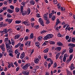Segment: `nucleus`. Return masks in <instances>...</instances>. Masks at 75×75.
<instances>
[{
    "mask_svg": "<svg viewBox=\"0 0 75 75\" xmlns=\"http://www.w3.org/2000/svg\"><path fill=\"white\" fill-rule=\"evenodd\" d=\"M49 49H46L44 50L43 51L44 52H45V53H47L48 52V51Z\"/></svg>",
    "mask_w": 75,
    "mask_h": 75,
    "instance_id": "31",
    "label": "nucleus"
},
{
    "mask_svg": "<svg viewBox=\"0 0 75 75\" xmlns=\"http://www.w3.org/2000/svg\"><path fill=\"white\" fill-rule=\"evenodd\" d=\"M46 32H47V31L45 30H42L41 32L40 33V34H44V33H45Z\"/></svg>",
    "mask_w": 75,
    "mask_h": 75,
    "instance_id": "37",
    "label": "nucleus"
},
{
    "mask_svg": "<svg viewBox=\"0 0 75 75\" xmlns=\"http://www.w3.org/2000/svg\"><path fill=\"white\" fill-rule=\"evenodd\" d=\"M39 66H36L34 67V68L35 69H38L39 68Z\"/></svg>",
    "mask_w": 75,
    "mask_h": 75,
    "instance_id": "50",
    "label": "nucleus"
},
{
    "mask_svg": "<svg viewBox=\"0 0 75 75\" xmlns=\"http://www.w3.org/2000/svg\"><path fill=\"white\" fill-rule=\"evenodd\" d=\"M45 66V67H47L48 66V63L47 62H45L44 63Z\"/></svg>",
    "mask_w": 75,
    "mask_h": 75,
    "instance_id": "47",
    "label": "nucleus"
},
{
    "mask_svg": "<svg viewBox=\"0 0 75 75\" xmlns=\"http://www.w3.org/2000/svg\"><path fill=\"white\" fill-rule=\"evenodd\" d=\"M10 8L12 9V10H14V7L13 5H11L10 6Z\"/></svg>",
    "mask_w": 75,
    "mask_h": 75,
    "instance_id": "48",
    "label": "nucleus"
},
{
    "mask_svg": "<svg viewBox=\"0 0 75 75\" xmlns=\"http://www.w3.org/2000/svg\"><path fill=\"white\" fill-rule=\"evenodd\" d=\"M50 43L51 44H52V45H53V44H55V42L54 41H51L50 42Z\"/></svg>",
    "mask_w": 75,
    "mask_h": 75,
    "instance_id": "52",
    "label": "nucleus"
},
{
    "mask_svg": "<svg viewBox=\"0 0 75 75\" xmlns=\"http://www.w3.org/2000/svg\"><path fill=\"white\" fill-rule=\"evenodd\" d=\"M69 68L71 69V71L75 69V67L74 66V64L73 63L71 64V66Z\"/></svg>",
    "mask_w": 75,
    "mask_h": 75,
    "instance_id": "6",
    "label": "nucleus"
},
{
    "mask_svg": "<svg viewBox=\"0 0 75 75\" xmlns=\"http://www.w3.org/2000/svg\"><path fill=\"white\" fill-rule=\"evenodd\" d=\"M21 23V21H16V24H20Z\"/></svg>",
    "mask_w": 75,
    "mask_h": 75,
    "instance_id": "27",
    "label": "nucleus"
},
{
    "mask_svg": "<svg viewBox=\"0 0 75 75\" xmlns=\"http://www.w3.org/2000/svg\"><path fill=\"white\" fill-rule=\"evenodd\" d=\"M25 25L26 26H30V24L29 23V22H27V24H26Z\"/></svg>",
    "mask_w": 75,
    "mask_h": 75,
    "instance_id": "59",
    "label": "nucleus"
},
{
    "mask_svg": "<svg viewBox=\"0 0 75 75\" xmlns=\"http://www.w3.org/2000/svg\"><path fill=\"white\" fill-rule=\"evenodd\" d=\"M52 37H53V35L52 34H47L43 38V40H47L48 39L51 38Z\"/></svg>",
    "mask_w": 75,
    "mask_h": 75,
    "instance_id": "2",
    "label": "nucleus"
},
{
    "mask_svg": "<svg viewBox=\"0 0 75 75\" xmlns=\"http://www.w3.org/2000/svg\"><path fill=\"white\" fill-rule=\"evenodd\" d=\"M48 43V42L46 41V42H44V43L42 44V45L43 46H45V45H47V44Z\"/></svg>",
    "mask_w": 75,
    "mask_h": 75,
    "instance_id": "34",
    "label": "nucleus"
},
{
    "mask_svg": "<svg viewBox=\"0 0 75 75\" xmlns=\"http://www.w3.org/2000/svg\"><path fill=\"white\" fill-rule=\"evenodd\" d=\"M29 66H30V64L29 63L27 64L22 67V69L26 70L27 69L28 67Z\"/></svg>",
    "mask_w": 75,
    "mask_h": 75,
    "instance_id": "3",
    "label": "nucleus"
},
{
    "mask_svg": "<svg viewBox=\"0 0 75 75\" xmlns=\"http://www.w3.org/2000/svg\"><path fill=\"white\" fill-rule=\"evenodd\" d=\"M35 45L37 47H39L40 46V43L38 42H36L35 43Z\"/></svg>",
    "mask_w": 75,
    "mask_h": 75,
    "instance_id": "26",
    "label": "nucleus"
},
{
    "mask_svg": "<svg viewBox=\"0 0 75 75\" xmlns=\"http://www.w3.org/2000/svg\"><path fill=\"white\" fill-rule=\"evenodd\" d=\"M34 34L33 33H32L30 35V37L31 38H34Z\"/></svg>",
    "mask_w": 75,
    "mask_h": 75,
    "instance_id": "41",
    "label": "nucleus"
},
{
    "mask_svg": "<svg viewBox=\"0 0 75 75\" xmlns=\"http://www.w3.org/2000/svg\"><path fill=\"white\" fill-rule=\"evenodd\" d=\"M40 59H35L34 60V62L35 64H38L39 62V61Z\"/></svg>",
    "mask_w": 75,
    "mask_h": 75,
    "instance_id": "8",
    "label": "nucleus"
},
{
    "mask_svg": "<svg viewBox=\"0 0 75 75\" xmlns=\"http://www.w3.org/2000/svg\"><path fill=\"white\" fill-rule=\"evenodd\" d=\"M7 17H9L10 18V17H11V16L10 15V14L8 13L7 16Z\"/></svg>",
    "mask_w": 75,
    "mask_h": 75,
    "instance_id": "46",
    "label": "nucleus"
},
{
    "mask_svg": "<svg viewBox=\"0 0 75 75\" xmlns=\"http://www.w3.org/2000/svg\"><path fill=\"white\" fill-rule=\"evenodd\" d=\"M30 13V8L28 9L27 12H26V14L27 15H29Z\"/></svg>",
    "mask_w": 75,
    "mask_h": 75,
    "instance_id": "15",
    "label": "nucleus"
},
{
    "mask_svg": "<svg viewBox=\"0 0 75 75\" xmlns=\"http://www.w3.org/2000/svg\"><path fill=\"white\" fill-rule=\"evenodd\" d=\"M22 5L23 6V7H25V4H26V2H23L21 3Z\"/></svg>",
    "mask_w": 75,
    "mask_h": 75,
    "instance_id": "33",
    "label": "nucleus"
},
{
    "mask_svg": "<svg viewBox=\"0 0 75 75\" xmlns=\"http://www.w3.org/2000/svg\"><path fill=\"white\" fill-rule=\"evenodd\" d=\"M20 53L19 52L17 54V55L16 56L17 58H19V56H20Z\"/></svg>",
    "mask_w": 75,
    "mask_h": 75,
    "instance_id": "49",
    "label": "nucleus"
},
{
    "mask_svg": "<svg viewBox=\"0 0 75 75\" xmlns=\"http://www.w3.org/2000/svg\"><path fill=\"white\" fill-rule=\"evenodd\" d=\"M11 42L12 43V45H14V41H13V39H11Z\"/></svg>",
    "mask_w": 75,
    "mask_h": 75,
    "instance_id": "57",
    "label": "nucleus"
},
{
    "mask_svg": "<svg viewBox=\"0 0 75 75\" xmlns=\"http://www.w3.org/2000/svg\"><path fill=\"white\" fill-rule=\"evenodd\" d=\"M25 45H27L28 47H30V42H27L25 43Z\"/></svg>",
    "mask_w": 75,
    "mask_h": 75,
    "instance_id": "14",
    "label": "nucleus"
},
{
    "mask_svg": "<svg viewBox=\"0 0 75 75\" xmlns=\"http://www.w3.org/2000/svg\"><path fill=\"white\" fill-rule=\"evenodd\" d=\"M56 18V16H53L52 17V19H55Z\"/></svg>",
    "mask_w": 75,
    "mask_h": 75,
    "instance_id": "56",
    "label": "nucleus"
},
{
    "mask_svg": "<svg viewBox=\"0 0 75 75\" xmlns=\"http://www.w3.org/2000/svg\"><path fill=\"white\" fill-rule=\"evenodd\" d=\"M26 15V11H24L22 12V15H23V16H25V15Z\"/></svg>",
    "mask_w": 75,
    "mask_h": 75,
    "instance_id": "36",
    "label": "nucleus"
},
{
    "mask_svg": "<svg viewBox=\"0 0 75 75\" xmlns=\"http://www.w3.org/2000/svg\"><path fill=\"white\" fill-rule=\"evenodd\" d=\"M15 10L16 12V13H18V12L20 11V8L17 7L16 8Z\"/></svg>",
    "mask_w": 75,
    "mask_h": 75,
    "instance_id": "25",
    "label": "nucleus"
},
{
    "mask_svg": "<svg viewBox=\"0 0 75 75\" xmlns=\"http://www.w3.org/2000/svg\"><path fill=\"white\" fill-rule=\"evenodd\" d=\"M22 23L23 24H25V25H26V24H27V21H23L22 22Z\"/></svg>",
    "mask_w": 75,
    "mask_h": 75,
    "instance_id": "43",
    "label": "nucleus"
},
{
    "mask_svg": "<svg viewBox=\"0 0 75 75\" xmlns=\"http://www.w3.org/2000/svg\"><path fill=\"white\" fill-rule=\"evenodd\" d=\"M61 50V47H57L55 48V50H57V51H60Z\"/></svg>",
    "mask_w": 75,
    "mask_h": 75,
    "instance_id": "10",
    "label": "nucleus"
},
{
    "mask_svg": "<svg viewBox=\"0 0 75 75\" xmlns=\"http://www.w3.org/2000/svg\"><path fill=\"white\" fill-rule=\"evenodd\" d=\"M52 13H50L49 15V18H51V17H52Z\"/></svg>",
    "mask_w": 75,
    "mask_h": 75,
    "instance_id": "39",
    "label": "nucleus"
},
{
    "mask_svg": "<svg viewBox=\"0 0 75 75\" xmlns=\"http://www.w3.org/2000/svg\"><path fill=\"white\" fill-rule=\"evenodd\" d=\"M6 46V49H7V51H8V53L13 52V50H12V48L13 47L11 45V41L10 40H8V43L6 42H5Z\"/></svg>",
    "mask_w": 75,
    "mask_h": 75,
    "instance_id": "1",
    "label": "nucleus"
},
{
    "mask_svg": "<svg viewBox=\"0 0 75 75\" xmlns=\"http://www.w3.org/2000/svg\"><path fill=\"white\" fill-rule=\"evenodd\" d=\"M21 31H23V30H24V28H23V27H21Z\"/></svg>",
    "mask_w": 75,
    "mask_h": 75,
    "instance_id": "62",
    "label": "nucleus"
},
{
    "mask_svg": "<svg viewBox=\"0 0 75 75\" xmlns=\"http://www.w3.org/2000/svg\"><path fill=\"white\" fill-rule=\"evenodd\" d=\"M4 24L3 23V22H1L0 23V27H4Z\"/></svg>",
    "mask_w": 75,
    "mask_h": 75,
    "instance_id": "19",
    "label": "nucleus"
},
{
    "mask_svg": "<svg viewBox=\"0 0 75 75\" xmlns=\"http://www.w3.org/2000/svg\"><path fill=\"white\" fill-rule=\"evenodd\" d=\"M53 3L54 4H56L58 3V1L57 0H54L53 1Z\"/></svg>",
    "mask_w": 75,
    "mask_h": 75,
    "instance_id": "38",
    "label": "nucleus"
},
{
    "mask_svg": "<svg viewBox=\"0 0 75 75\" xmlns=\"http://www.w3.org/2000/svg\"><path fill=\"white\" fill-rule=\"evenodd\" d=\"M1 33H4V34H7V29H4L3 31H2V32H1Z\"/></svg>",
    "mask_w": 75,
    "mask_h": 75,
    "instance_id": "17",
    "label": "nucleus"
},
{
    "mask_svg": "<svg viewBox=\"0 0 75 75\" xmlns=\"http://www.w3.org/2000/svg\"><path fill=\"white\" fill-rule=\"evenodd\" d=\"M38 40L39 41H40L41 40H42V36L39 37V38H38Z\"/></svg>",
    "mask_w": 75,
    "mask_h": 75,
    "instance_id": "24",
    "label": "nucleus"
},
{
    "mask_svg": "<svg viewBox=\"0 0 75 75\" xmlns=\"http://www.w3.org/2000/svg\"><path fill=\"white\" fill-rule=\"evenodd\" d=\"M57 45L58 46H62V43L60 42H57Z\"/></svg>",
    "mask_w": 75,
    "mask_h": 75,
    "instance_id": "16",
    "label": "nucleus"
},
{
    "mask_svg": "<svg viewBox=\"0 0 75 75\" xmlns=\"http://www.w3.org/2000/svg\"><path fill=\"white\" fill-rule=\"evenodd\" d=\"M4 41H5V42H7L8 41V38H5Z\"/></svg>",
    "mask_w": 75,
    "mask_h": 75,
    "instance_id": "30",
    "label": "nucleus"
},
{
    "mask_svg": "<svg viewBox=\"0 0 75 75\" xmlns=\"http://www.w3.org/2000/svg\"><path fill=\"white\" fill-rule=\"evenodd\" d=\"M20 36H21V35H16L15 36L14 39L15 40L18 39L20 38Z\"/></svg>",
    "mask_w": 75,
    "mask_h": 75,
    "instance_id": "11",
    "label": "nucleus"
},
{
    "mask_svg": "<svg viewBox=\"0 0 75 75\" xmlns=\"http://www.w3.org/2000/svg\"><path fill=\"white\" fill-rule=\"evenodd\" d=\"M60 21H59V20L58 19L57 21V22H56V25H58V24L60 23Z\"/></svg>",
    "mask_w": 75,
    "mask_h": 75,
    "instance_id": "40",
    "label": "nucleus"
},
{
    "mask_svg": "<svg viewBox=\"0 0 75 75\" xmlns=\"http://www.w3.org/2000/svg\"><path fill=\"white\" fill-rule=\"evenodd\" d=\"M68 46L69 47H69V49L73 48V47H75V45L72 43H69L68 44Z\"/></svg>",
    "mask_w": 75,
    "mask_h": 75,
    "instance_id": "4",
    "label": "nucleus"
},
{
    "mask_svg": "<svg viewBox=\"0 0 75 75\" xmlns=\"http://www.w3.org/2000/svg\"><path fill=\"white\" fill-rule=\"evenodd\" d=\"M7 11V12H8L9 13H13L14 11L13 10H11V9H8Z\"/></svg>",
    "mask_w": 75,
    "mask_h": 75,
    "instance_id": "13",
    "label": "nucleus"
},
{
    "mask_svg": "<svg viewBox=\"0 0 75 75\" xmlns=\"http://www.w3.org/2000/svg\"><path fill=\"white\" fill-rule=\"evenodd\" d=\"M9 55L11 57H14L13 55V53H10L9 54Z\"/></svg>",
    "mask_w": 75,
    "mask_h": 75,
    "instance_id": "55",
    "label": "nucleus"
},
{
    "mask_svg": "<svg viewBox=\"0 0 75 75\" xmlns=\"http://www.w3.org/2000/svg\"><path fill=\"white\" fill-rule=\"evenodd\" d=\"M39 21L42 26H44V22H43V20L42 19H39Z\"/></svg>",
    "mask_w": 75,
    "mask_h": 75,
    "instance_id": "7",
    "label": "nucleus"
},
{
    "mask_svg": "<svg viewBox=\"0 0 75 75\" xmlns=\"http://www.w3.org/2000/svg\"><path fill=\"white\" fill-rule=\"evenodd\" d=\"M30 3H31V5H34V4H35V1H34L33 0H31V1H30Z\"/></svg>",
    "mask_w": 75,
    "mask_h": 75,
    "instance_id": "18",
    "label": "nucleus"
},
{
    "mask_svg": "<svg viewBox=\"0 0 75 75\" xmlns=\"http://www.w3.org/2000/svg\"><path fill=\"white\" fill-rule=\"evenodd\" d=\"M23 49V48L21 47H19V51H21V50H22Z\"/></svg>",
    "mask_w": 75,
    "mask_h": 75,
    "instance_id": "60",
    "label": "nucleus"
},
{
    "mask_svg": "<svg viewBox=\"0 0 75 75\" xmlns=\"http://www.w3.org/2000/svg\"><path fill=\"white\" fill-rule=\"evenodd\" d=\"M71 41L72 42H75V39L74 38H72Z\"/></svg>",
    "mask_w": 75,
    "mask_h": 75,
    "instance_id": "42",
    "label": "nucleus"
},
{
    "mask_svg": "<svg viewBox=\"0 0 75 75\" xmlns=\"http://www.w3.org/2000/svg\"><path fill=\"white\" fill-rule=\"evenodd\" d=\"M4 4L6 6V5H7V2L6 1H4Z\"/></svg>",
    "mask_w": 75,
    "mask_h": 75,
    "instance_id": "53",
    "label": "nucleus"
},
{
    "mask_svg": "<svg viewBox=\"0 0 75 75\" xmlns=\"http://www.w3.org/2000/svg\"><path fill=\"white\" fill-rule=\"evenodd\" d=\"M20 44H21V43H18L17 45H16L15 46V48H17L18 47H19Z\"/></svg>",
    "mask_w": 75,
    "mask_h": 75,
    "instance_id": "35",
    "label": "nucleus"
},
{
    "mask_svg": "<svg viewBox=\"0 0 75 75\" xmlns=\"http://www.w3.org/2000/svg\"><path fill=\"white\" fill-rule=\"evenodd\" d=\"M69 51V53H72L74 51V50L72 48H71Z\"/></svg>",
    "mask_w": 75,
    "mask_h": 75,
    "instance_id": "21",
    "label": "nucleus"
},
{
    "mask_svg": "<svg viewBox=\"0 0 75 75\" xmlns=\"http://www.w3.org/2000/svg\"><path fill=\"white\" fill-rule=\"evenodd\" d=\"M13 20V19H7V21L8 22V23H11V22H12V21Z\"/></svg>",
    "mask_w": 75,
    "mask_h": 75,
    "instance_id": "28",
    "label": "nucleus"
},
{
    "mask_svg": "<svg viewBox=\"0 0 75 75\" xmlns=\"http://www.w3.org/2000/svg\"><path fill=\"white\" fill-rule=\"evenodd\" d=\"M24 56H25V55L24 54V52H23L21 55V59H23L24 58Z\"/></svg>",
    "mask_w": 75,
    "mask_h": 75,
    "instance_id": "12",
    "label": "nucleus"
},
{
    "mask_svg": "<svg viewBox=\"0 0 75 75\" xmlns=\"http://www.w3.org/2000/svg\"><path fill=\"white\" fill-rule=\"evenodd\" d=\"M59 54L58 53L56 56V59H57L59 58Z\"/></svg>",
    "mask_w": 75,
    "mask_h": 75,
    "instance_id": "23",
    "label": "nucleus"
},
{
    "mask_svg": "<svg viewBox=\"0 0 75 75\" xmlns=\"http://www.w3.org/2000/svg\"><path fill=\"white\" fill-rule=\"evenodd\" d=\"M44 18L45 19H48V18H47V16L45 14H44L43 16Z\"/></svg>",
    "mask_w": 75,
    "mask_h": 75,
    "instance_id": "29",
    "label": "nucleus"
},
{
    "mask_svg": "<svg viewBox=\"0 0 75 75\" xmlns=\"http://www.w3.org/2000/svg\"><path fill=\"white\" fill-rule=\"evenodd\" d=\"M57 67V64H56V63H55L53 65V67H54L55 68H56V67Z\"/></svg>",
    "mask_w": 75,
    "mask_h": 75,
    "instance_id": "54",
    "label": "nucleus"
},
{
    "mask_svg": "<svg viewBox=\"0 0 75 75\" xmlns=\"http://www.w3.org/2000/svg\"><path fill=\"white\" fill-rule=\"evenodd\" d=\"M73 57V54H71L70 56V57L69 58V61H71L72 60V57Z\"/></svg>",
    "mask_w": 75,
    "mask_h": 75,
    "instance_id": "22",
    "label": "nucleus"
},
{
    "mask_svg": "<svg viewBox=\"0 0 75 75\" xmlns=\"http://www.w3.org/2000/svg\"><path fill=\"white\" fill-rule=\"evenodd\" d=\"M45 20L46 21V23L47 24H48L49 23H50V20H49L47 19H45Z\"/></svg>",
    "mask_w": 75,
    "mask_h": 75,
    "instance_id": "20",
    "label": "nucleus"
},
{
    "mask_svg": "<svg viewBox=\"0 0 75 75\" xmlns=\"http://www.w3.org/2000/svg\"><path fill=\"white\" fill-rule=\"evenodd\" d=\"M23 6H21V12H23Z\"/></svg>",
    "mask_w": 75,
    "mask_h": 75,
    "instance_id": "44",
    "label": "nucleus"
},
{
    "mask_svg": "<svg viewBox=\"0 0 75 75\" xmlns=\"http://www.w3.org/2000/svg\"><path fill=\"white\" fill-rule=\"evenodd\" d=\"M66 50H63V51L62 52V53L61 54L62 55H64V53H65V52H66Z\"/></svg>",
    "mask_w": 75,
    "mask_h": 75,
    "instance_id": "32",
    "label": "nucleus"
},
{
    "mask_svg": "<svg viewBox=\"0 0 75 75\" xmlns=\"http://www.w3.org/2000/svg\"><path fill=\"white\" fill-rule=\"evenodd\" d=\"M66 59L67 58L65 57H64L63 58V61H64V62H65V61H66Z\"/></svg>",
    "mask_w": 75,
    "mask_h": 75,
    "instance_id": "45",
    "label": "nucleus"
},
{
    "mask_svg": "<svg viewBox=\"0 0 75 75\" xmlns=\"http://www.w3.org/2000/svg\"><path fill=\"white\" fill-rule=\"evenodd\" d=\"M40 16V14L39 13H38L36 14V17H37L38 18H39Z\"/></svg>",
    "mask_w": 75,
    "mask_h": 75,
    "instance_id": "64",
    "label": "nucleus"
},
{
    "mask_svg": "<svg viewBox=\"0 0 75 75\" xmlns=\"http://www.w3.org/2000/svg\"><path fill=\"white\" fill-rule=\"evenodd\" d=\"M21 28V26H19L17 28V30H20V29Z\"/></svg>",
    "mask_w": 75,
    "mask_h": 75,
    "instance_id": "61",
    "label": "nucleus"
},
{
    "mask_svg": "<svg viewBox=\"0 0 75 75\" xmlns=\"http://www.w3.org/2000/svg\"><path fill=\"white\" fill-rule=\"evenodd\" d=\"M0 48L3 51H5V47L4 44H2L1 45H0Z\"/></svg>",
    "mask_w": 75,
    "mask_h": 75,
    "instance_id": "5",
    "label": "nucleus"
},
{
    "mask_svg": "<svg viewBox=\"0 0 75 75\" xmlns=\"http://www.w3.org/2000/svg\"><path fill=\"white\" fill-rule=\"evenodd\" d=\"M0 19H3V15H0Z\"/></svg>",
    "mask_w": 75,
    "mask_h": 75,
    "instance_id": "63",
    "label": "nucleus"
},
{
    "mask_svg": "<svg viewBox=\"0 0 75 75\" xmlns=\"http://www.w3.org/2000/svg\"><path fill=\"white\" fill-rule=\"evenodd\" d=\"M69 36H66V39L67 40H68V39H69Z\"/></svg>",
    "mask_w": 75,
    "mask_h": 75,
    "instance_id": "58",
    "label": "nucleus"
},
{
    "mask_svg": "<svg viewBox=\"0 0 75 75\" xmlns=\"http://www.w3.org/2000/svg\"><path fill=\"white\" fill-rule=\"evenodd\" d=\"M36 69H33L32 70V71L33 72V73H35V72H36Z\"/></svg>",
    "mask_w": 75,
    "mask_h": 75,
    "instance_id": "51",
    "label": "nucleus"
},
{
    "mask_svg": "<svg viewBox=\"0 0 75 75\" xmlns=\"http://www.w3.org/2000/svg\"><path fill=\"white\" fill-rule=\"evenodd\" d=\"M65 30L66 31H67V30H68V31H70V30H71V28L69 27V25H68L66 27Z\"/></svg>",
    "mask_w": 75,
    "mask_h": 75,
    "instance_id": "9",
    "label": "nucleus"
}]
</instances>
